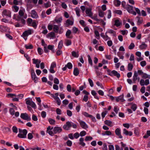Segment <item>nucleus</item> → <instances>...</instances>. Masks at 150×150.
I'll return each mask as SVG.
<instances>
[{"label":"nucleus","mask_w":150,"mask_h":150,"mask_svg":"<svg viewBox=\"0 0 150 150\" xmlns=\"http://www.w3.org/2000/svg\"><path fill=\"white\" fill-rule=\"evenodd\" d=\"M19 132L20 133L18 134V136L21 138H25L26 137V134L28 132L26 129L22 130L21 129H18Z\"/></svg>","instance_id":"f257e3e1"},{"label":"nucleus","mask_w":150,"mask_h":150,"mask_svg":"<svg viewBox=\"0 0 150 150\" xmlns=\"http://www.w3.org/2000/svg\"><path fill=\"white\" fill-rule=\"evenodd\" d=\"M133 7L132 6H131L129 5H127L125 7V8L126 9L127 11L130 13H131L134 15H136V12L133 11Z\"/></svg>","instance_id":"f03ea898"},{"label":"nucleus","mask_w":150,"mask_h":150,"mask_svg":"<svg viewBox=\"0 0 150 150\" xmlns=\"http://www.w3.org/2000/svg\"><path fill=\"white\" fill-rule=\"evenodd\" d=\"M20 117L22 119L27 121H30L31 120L30 117L29 116L28 114L26 113H21Z\"/></svg>","instance_id":"7ed1b4c3"},{"label":"nucleus","mask_w":150,"mask_h":150,"mask_svg":"<svg viewBox=\"0 0 150 150\" xmlns=\"http://www.w3.org/2000/svg\"><path fill=\"white\" fill-rule=\"evenodd\" d=\"M109 75L112 76H116L118 78H119L120 77V74L115 70L111 71V73L109 74Z\"/></svg>","instance_id":"20e7f679"},{"label":"nucleus","mask_w":150,"mask_h":150,"mask_svg":"<svg viewBox=\"0 0 150 150\" xmlns=\"http://www.w3.org/2000/svg\"><path fill=\"white\" fill-rule=\"evenodd\" d=\"M71 126L72 124L71 122L68 121L66 122V124L63 126V128L65 129L68 130Z\"/></svg>","instance_id":"39448f33"},{"label":"nucleus","mask_w":150,"mask_h":150,"mask_svg":"<svg viewBox=\"0 0 150 150\" xmlns=\"http://www.w3.org/2000/svg\"><path fill=\"white\" fill-rule=\"evenodd\" d=\"M33 63L36 64V67L39 68L40 67V64L41 62V61L38 59H35V58L33 59Z\"/></svg>","instance_id":"423d86ee"},{"label":"nucleus","mask_w":150,"mask_h":150,"mask_svg":"<svg viewBox=\"0 0 150 150\" xmlns=\"http://www.w3.org/2000/svg\"><path fill=\"white\" fill-rule=\"evenodd\" d=\"M89 7H90L89 8H87L86 9V13L89 16L91 17L93 14L92 13L91 11L92 6L91 5V6H89Z\"/></svg>","instance_id":"0eeeda50"},{"label":"nucleus","mask_w":150,"mask_h":150,"mask_svg":"<svg viewBox=\"0 0 150 150\" xmlns=\"http://www.w3.org/2000/svg\"><path fill=\"white\" fill-rule=\"evenodd\" d=\"M79 122L81 127L83 128L86 129L88 128V126L86 123L83 121H79Z\"/></svg>","instance_id":"6e6552de"},{"label":"nucleus","mask_w":150,"mask_h":150,"mask_svg":"<svg viewBox=\"0 0 150 150\" xmlns=\"http://www.w3.org/2000/svg\"><path fill=\"white\" fill-rule=\"evenodd\" d=\"M123 98L124 95L122 94L119 96L116 97V100L117 102H118L120 101H121L122 102H123L125 101V100Z\"/></svg>","instance_id":"1a4fd4ad"},{"label":"nucleus","mask_w":150,"mask_h":150,"mask_svg":"<svg viewBox=\"0 0 150 150\" xmlns=\"http://www.w3.org/2000/svg\"><path fill=\"white\" fill-rule=\"evenodd\" d=\"M2 15L8 16L9 17H11V12L9 10H4L2 12Z\"/></svg>","instance_id":"9d476101"},{"label":"nucleus","mask_w":150,"mask_h":150,"mask_svg":"<svg viewBox=\"0 0 150 150\" xmlns=\"http://www.w3.org/2000/svg\"><path fill=\"white\" fill-rule=\"evenodd\" d=\"M32 33V31L30 29L28 30L24 31L23 33L22 36L24 37L28 36L29 35H30Z\"/></svg>","instance_id":"9b49d317"},{"label":"nucleus","mask_w":150,"mask_h":150,"mask_svg":"<svg viewBox=\"0 0 150 150\" xmlns=\"http://www.w3.org/2000/svg\"><path fill=\"white\" fill-rule=\"evenodd\" d=\"M62 131V128L60 127H54L53 131L54 134H56L57 133H60Z\"/></svg>","instance_id":"f8f14e48"},{"label":"nucleus","mask_w":150,"mask_h":150,"mask_svg":"<svg viewBox=\"0 0 150 150\" xmlns=\"http://www.w3.org/2000/svg\"><path fill=\"white\" fill-rule=\"evenodd\" d=\"M138 76V74L137 71H135L134 72V75L133 77L132 80L134 83H135L136 81L137 80V77Z\"/></svg>","instance_id":"ddd939ff"},{"label":"nucleus","mask_w":150,"mask_h":150,"mask_svg":"<svg viewBox=\"0 0 150 150\" xmlns=\"http://www.w3.org/2000/svg\"><path fill=\"white\" fill-rule=\"evenodd\" d=\"M31 16L33 18H36L38 17L37 13L34 10L31 11Z\"/></svg>","instance_id":"4468645a"},{"label":"nucleus","mask_w":150,"mask_h":150,"mask_svg":"<svg viewBox=\"0 0 150 150\" xmlns=\"http://www.w3.org/2000/svg\"><path fill=\"white\" fill-rule=\"evenodd\" d=\"M115 133L119 137V138L121 139L122 138L120 130L119 128H117L115 130Z\"/></svg>","instance_id":"2eb2a0df"},{"label":"nucleus","mask_w":150,"mask_h":150,"mask_svg":"<svg viewBox=\"0 0 150 150\" xmlns=\"http://www.w3.org/2000/svg\"><path fill=\"white\" fill-rule=\"evenodd\" d=\"M73 22L70 21L69 19H67L65 25L66 27H68L70 25H72L73 24Z\"/></svg>","instance_id":"dca6fc26"},{"label":"nucleus","mask_w":150,"mask_h":150,"mask_svg":"<svg viewBox=\"0 0 150 150\" xmlns=\"http://www.w3.org/2000/svg\"><path fill=\"white\" fill-rule=\"evenodd\" d=\"M147 45L144 42H143L141 45L139 46V48L140 50L145 49L147 47Z\"/></svg>","instance_id":"f3484780"},{"label":"nucleus","mask_w":150,"mask_h":150,"mask_svg":"<svg viewBox=\"0 0 150 150\" xmlns=\"http://www.w3.org/2000/svg\"><path fill=\"white\" fill-rule=\"evenodd\" d=\"M123 134H125L126 135H129L130 136H131L132 134V132L131 131L128 132L125 129H123Z\"/></svg>","instance_id":"a211bd4d"},{"label":"nucleus","mask_w":150,"mask_h":150,"mask_svg":"<svg viewBox=\"0 0 150 150\" xmlns=\"http://www.w3.org/2000/svg\"><path fill=\"white\" fill-rule=\"evenodd\" d=\"M71 31L69 30H68L66 33V36L67 38L70 39L72 38V36H70V35H71Z\"/></svg>","instance_id":"6ab92c4d"},{"label":"nucleus","mask_w":150,"mask_h":150,"mask_svg":"<svg viewBox=\"0 0 150 150\" xmlns=\"http://www.w3.org/2000/svg\"><path fill=\"white\" fill-rule=\"evenodd\" d=\"M73 74L75 76H77L79 74V71L77 68L76 67L74 68Z\"/></svg>","instance_id":"aec40b11"},{"label":"nucleus","mask_w":150,"mask_h":150,"mask_svg":"<svg viewBox=\"0 0 150 150\" xmlns=\"http://www.w3.org/2000/svg\"><path fill=\"white\" fill-rule=\"evenodd\" d=\"M136 18L138 19L137 24L139 25L141 24L143 22V19L142 17L137 16Z\"/></svg>","instance_id":"412c9836"},{"label":"nucleus","mask_w":150,"mask_h":150,"mask_svg":"<svg viewBox=\"0 0 150 150\" xmlns=\"http://www.w3.org/2000/svg\"><path fill=\"white\" fill-rule=\"evenodd\" d=\"M54 46L53 45H49L47 46V48L51 50L52 52L54 53L55 52V51L54 50Z\"/></svg>","instance_id":"4be33fe9"},{"label":"nucleus","mask_w":150,"mask_h":150,"mask_svg":"<svg viewBox=\"0 0 150 150\" xmlns=\"http://www.w3.org/2000/svg\"><path fill=\"white\" fill-rule=\"evenodd\" d=\"M83 141L84 139L83 138L81 137L80 139L79 144L83 146H84L85 145V144L83 142Z\"/></svg>","instance_id":"5701e85b"},{"label":"nucleus","mask_w":150,"mask_h":150,"mask_svg":"<svg viewBox=\"0 0 150 150\" xmlns=\"http://www.w3.org/2000/svg\"><path fill=\"white\" fill-rule=\"evenodd\" d=\"M47 37L54 38L55 37V33L53 32H51L48 33L47 35Z\"/></svg>","instance_id":"b1692460"},{"label":"nucleus","mask_w":150,"mask_h":150,"mask_svg":"<svg viewBox=\"0 0 150 150\" xmlns=\"http://www.w3.org/2000/svg\"><path fill=\"white\" fill-rule=\"evenodd\" d=\"M115 25L117 27L120 26L122 24V22H120L119 20H116L115 21Z\"/></svg>","instance_id":"393cba45"},{"label":"nucleus","mask_w":150,"mask_h":150,"mask_svg":"<svg viewBox=\"0 0 150 150\" xmlns=\"http://www.w3.org/2000/svg\"><path fill=\"white\" fill-rule=\"evenodd\" d=\"M59 28L57 25H54L53 30L54 31L55 33H57L58 31Z\"/></svg>","instance_id":"a878e982"},{"label":"nucleus","mask_w":150,"mask_h":150,"mask_svg":"<svg viewBox=\"0 0 150 150\" xmlns=\"http://www.w3.org/2000/svg\"><path fill=\"white\" fill-rule=\"evenodd\" d=\"M91 94H92L93 96L94 97V98L98 99V100L99 99V98L98 97V96H96V94H97V93H96V91H94V90H92V91H91Z\"/></svg>","instance_id":"bb28decb"},{"label":"nucleus","mask_w":150,"mask_h":150,"mask_svg":"<svg viewBox=\"0 0 150 150\" xmlns=\"http://www.w3.org/2000/svg\"><path fill=\"white\" fill-rule=\"evenodd\" d=\"M114 3L115 5L117 7L119 6L121 4L120 1L118 0H115Z\"/></svg>","instance_id":"cd10ccee"},{"label":"nucleus","mask_w":150,"mask_h":150,"mask_svg":"<svg viewBox=\"0 0 150 150\" xmlns=\"http://www.w3.org/2000/svg\"><path fill=\"white\" fill-rule=\"evenodd\" d=\"M63 41L62 40H61L59 43L58 46V48L59 50L61 49L63 46Z\"/></svg>","instance_id":"c85d7f7f"},{"label":"nucleus","mask_w":150,"mask_h":150,"mask_svg":"<svg viewBox=\"0 0 150 150\" xmlns=\"http://www.w3.org/2000/svg\"><path fill=\"white\" fill-rule=\"evenodd\" d=\"M33 20L31 18H28L27 21V23L29 26H31V24L33 22Z\"/></svg>","instance_id":"c756f323"},{"label":"nucleus","mask_w":150,"mask_h":150,"mask_svg":"<svg viewBox=\"0 0 150 150\" xmlns=\"http://www.w3.org/2000/svg\"><path fill=\"white\" fill-rule=\"evenodd\" d=\"M142 78L144 79L146 78L150 79V75H148L145 73H144Z\"/></svg>","instance_id":"7c9ffc66"},{"label":"nucleus","mask_w":150,"mask_h":150,"mask_svg":"<svg viewBox=\"0 0 150 150\" xmlns=\"http://www.w3.org/2000/svg\"><path fill=\"white\" fill-rule=\"evenodd\" d=\"M48 121L50 123V124L51 125H54L55 123V120L52 118H50L48 119Z\"/></svg>","instance_id":"2f4dec72"},{"label":"nucleus","mask_w":150,"mask_h":150,"mask_svg":"<svg viewBox=\"0 0 150 150\" xmlns=\"http://www.w3.org/2000/svg\"><path fill=\"white\" fill-rule=\"evenodd\" d=\"M71 54L73 56L75 57H78L79 56V54L74 51H73L71 52Z\"/></svg>","instance_id":"473e14b6"},{"label":"nucleus","mask_w":150,"mask_h":150,"mask_svg":"<svg viewBox=\"0 0 150 150\" xmlns=\"http://www.w3.org/2000/svg\"><path fill=\"white\" fill-rule=\"evenodd\" d=\"M105 123L109 126H111L112 122L110 120H106L104 121Z\"/></svg>","instance_id":"72a5a7b5"},{"label":"nucleus","mask_w":150,"mask_h":150,"mask_svg":"<svg viewBox=\"0 0 150 150\" xmlns=\"http://www.w3.org/2000/svg\"><path fill=\"white\" fill-rule=\"evenodd\" d=\"M98 15L99 16L101 17H103L104 16V12L102 11L101 10H99L98 11Z\"/></svg>","instance_id":"f704fd0d"},{"label":"nucleus","mask_w":150,"mask_h":150,"mask_svg":"<svg viewBox=\"0 0 150 150\" xmlns=\"http://www.w3.org/2000/svg\"><path fill=\"white\" fill-rule=\"evenodd\" d=\"M133 67V66L131 63H129L128 65V70L129 71H131Z\"/></svg>","instance_id":"c9c22d12"},{"label":"nucleus","mask_w":150,"mask_h":150,"mask_svg":"<svg viewBox=\"0 0 150 150\" xmlns=\"http://www.w3.org/2000/svg\"><path fill=\"white\" fill-rule=\"evenodd\" d=\"M71 42L70 40L67 39L66 40L65 44L67 46H68L70 45H71Z\"/></svg>","instance_id":"e433bc0d"},{"label":"nucleus","mask_w":150,"mask_h":150,"mask_svg":"<svg viewBox=\"0 0 150 150\" xmlns=\"http://www.w3.org/2000/svg\"><path fill=\"white\" fill-rule=\"evenodd\" d=\"M111 132L109 131H107L105 132V133H103L102 134L103 135H110L111 134Z\"/></svg>","instance_id":"4c0bfd02"},{"label":"nucleus","mask_w":150,"mask_h":150,"mask_svg":"<svg viewBox=\"0 0 150 150\" xmlns=\"http://www.w3.org/2000/svg\"><path fill=\"white\" fill-rule=\"evenodd\" d=\"M137 108V106L135 104H133L131 106V108L133 111H135Z\"/></svg>","instance_id":"58836bf2"},{"label":"nucleus","mask_w":150,"mask_h":150,"mask_svg":"<svg viewBox=\"0 0 150 150\" xmlns=\"http://www.w3.org/2000/svg\"><path fill=\"white\" fill-rule=\"evenodd\" d=\"M75 10L77 16L79 17L80 16L79 13L80 11V9L79 8H76L75 9Z\"/></svg>","instance_id":"ea45409f"},{"label":"nucleus","mask_w":150,"mask_h":150,"mask_svg":"<svg viewBox=\"0 0 150 150\" xmlns=\"http://www.w3.org/2000/svg\"><path fill=\"white\" fill-rule=\"evenodd\" d=\"M87 56L88 58V62L89 64L91 65V66H92V61L90 56L89 55H88Z\"/></svg>","instance_id":"a19ab883"},{"label":"nucleus","mask_w":150,"mask_h":150,"mask_svg":"<svg viewBox=\"0 0 150 150\" xmlns=\"http://www.w3.org/2000/svg\"><path fill=\"white\" fill-rule=\"evenodd\" d=\"M67 67L69 69H71L72 68V65L70 62H68L67 65H66Z\"/></svg>","instance_id":"79ce46f5"},{"label":"nucleus","mask_w":150,"mask_h":150,"mask_svg":"<svg viewBox=\"0 0 150 150\" xmlns=\"http://www.w3.org/2000/svg\"><path fill=\"white\" fill-rule=\"evenodd\" d=\"M96 72L97 74V76L99 77H100L102 75V73L100 71L97 70H96Z\"/></svg>","instance_id":"37998d69"},{"label":"nucleus","mask_w":150,"mask_h":150,"mask_svg":"<svg viewBox=\"0 0 150 150\" xmlns=\"http://www.w3.org/2000/svg\"><path fill=\"white\" fill-rule=\"evenodd\" d=\"M83 114L85 116V117H91L92 115H89L86 112H84L83 113Z\"/></svg>","instance_id":"c03bdc74"},{"label":"nucleus","mask_w":150,"mask_h":150,"mask_svg":"<svg viewBox=\"0 0 150 150\" xmlns=\"http://www.w3.org/2000/svg\"><path fill=\"white\" fill-rule=\"evenodd\" d=\"M38 51L39 54L40 55L42 54L43 50L40 47L38 48Z\"/></svg>","instance_id":"a18cd8bd"},{"label":"nucleus","mask_w":150,"mask_h":150,"mask_svg":"<svg viewBox=\"0 0 150 150\" xmlns=\"http://www.w3.org/2000/svg\"><path fill=\"white\" fill-rule=\"evenodd\" d=\"M78 31V29L76 27H74L72 29L73 33H76Z\"/></svg>","instance_id":"49530a36"},{"label":"nucleus","mask_w":150,"mask_h":150,"mask_svg":"<svg viewBox=\"0 0 150 150\" xmlns=\"http://www.w3.org/2000/svg\"><path fill=\"white\" fill-rule=\"evenodd\" d=\"M33 138V136L31 133H29L28 135V139L31 140Z\"/></svg>","instance_id":"de8ad7c7"},{"label":"nucleus","mask_w":150,"mask_h":150,"mask_svg":"<svg viewBox=\"0 0 150 150\" xmlns=\"http://www.w3.org/2000/svg\"><path fill=\"white\" fill-rule=\"evenodd\" d=\"M12 130L13 132L15 133H17L18 132V129L15 126H13L12 127Z\"/></svg>","instance_id":"09e8293b"},{"label":"nucleus","mask_w":150,"mask_h":150,"mask_svg":"<svg viewBox=\"0 0 150 150\" xmlns=\"http://www.w3.org/2000/svg\"><path fill=\"white\" fill-rule=\"evenodd\" d=\"M93 139V137L91 136H86L85 139V140L86 141H90Z\"/></svg>","instance_id":"8fccbe9b"},{"label":"nucleus","mask_w":150,"mask_h":150,"mask_svg":"<svg viewBox=\"0 0 150 150\" xmlns=\"http://www.w3.org/2000/svg\"><path fill=\"white\" fill-rule=\"evenodd\" d=\"M37 25L35 21H34L32 23L31 26H33L35 28H36L37 27Z\"/></svg>","instance_id":"3c124183"},{"label":"nucleus","mask_w":150,"mask_h":150,"mask_svg":"<svg viewBox=\"0 0 150 150\" xmlns=\"http://www.w3.org/2000/svg\"><path fill=\"white\" fill-rule=\"evenodd\" d=\"M9 112L11 115H14L15 113V111L14 110V109L12 108H10L9 110Z\"/></svg>","instance_id":"603ef678"},{"label":"nucleus","mask_w":150,"mask_h":150,"mask_svg":"<svg viewBox=\"0 0 150 150\" xmlns=\"http://www.w3.org/2000/svg\"><path fill=\"white\" fill-rule=\"evenodd\" d=\"M32 80L34 81L35 83H36L37 82L38 79L36 76H32Z\"/></svg>","instance_id":"864d4df0"},{"label":"nucleus","mask_w":150,"mask_h":150,"mask_svg":"<svg viewBox=\"0 0 150 150\" xmlns=\"http://www.w3.org/2000/svg\"><path fill=\"white\" fill-rule=\"evenodd\" d=\"M135 45L134 43H131L129 47V49L130 50L132 49L134 47Z\"/></svg>","instance_id":"5fc2aeb1"},{"label":"nucleus","mask_w":150,"mask_h":150,"mask_svg":"<svg viewBox=\"0 0 150 150\" xmlns=\"http://www.w3.org/2000/svg\"><path fill=\"white\" fill-rule=\"evenodd\" d=\"M86 134V132L84 131H83L81 132L80 133V135L81 137H83Z\"/></svg>","instance_id":"6e6d98bb"},{"label":"nucleus","mask_w":150,"mask_h":150,"mask_svg":"<svg viewBox=\"0 0 150 150\" xmlns=\"http://www.w3.org/2000/svg\"><path fill=\"white\" fill-rule=\"evenodd\" d=\"M54 83L58 84L59 83V81L58 79L56 78H55L54 80Z\"/></svg>","instance_id":"4d7b16f0"},{"label":"nucleus","mask_w":150,"mask_h":150,"mask_svg":"<svg viewBox=\"0 0 150 150\" xmlns=\"http://www.w3.org/2000/svg\"><path fill=\"white\" fill-rule=\"evenodd\" d=\"M25 47L26 49H32L33 48V46L32 45H30L29 46L27 45H25Z\"/></svg>","instance_id":"13d9d810"},{"label":"nucleus","mask_w":150,"mask_h":150,"mask_svg":"<svg viewBox=\"0 0 150 150\" xmlns=\"http://www.w3.org/2000/svg\"><path fill=\"white\" fill-rule=\"evenodd\" d=\"M67 115L69 117H71L72 115V112L69 110H67Z\"/></svg>","instance_id":"bf43d9fd"},{"label":"nucleus","mask_w":150,"mask_h":150,"mask_svg":"<svg viewBox=\"0 0 150 150\" xmlns=\"http://www.w3.org/2000/svg\"><path fill=\"white\" fill-rule=\"evenodd\" d=\"M56 112L57 114L61 115V114L62 110L59 108H57L56 109Z\"/></svg>","instance_id":"052dcab7"},{"label":"nucleus","mask_w":150,"mask_h":150,"mask_svg":"<svg viewBox=\"0 0 150 150\" xmlns=\"http://www.w3.org/2000/svg\"><path fill=\"white\" fill-rule=\"evenodd\" d=\"M88 81H89L90 86L91 87H92L93 86V83L91 79H88Z\"/></svg>","instance_id":"680f3d73"},{"label":"nucleus","mask_w":150,"mask_h":150,"mask_svg":"<svg viewBox=\"0 0 150 150\" xmlns=\"http://www.w3.org/2000/svg\"><path fill=\"white\" fill-rule=\"evenodd\" d=\"M41 115L42 117L45 118L46 116V112H45L43 111L41 112Z\"/></svg>","instance_id":"e2e57ef3"},{"label":"nucleus","mask_w":150,"mask_h":150,"mask_svg":"<svg viewBox=\"0 0 150 150\" xmlns=\"http://www.w3.org/2000/svg\"><path fill=\"white\" fill-rule=\"evenodd\" d=\"M67 90L69 92H71V87L70 84H68L67 87Z\"/></svg>","instance_id":"0e129e2a"},{"label":"nucleus","mask_w":150,"mask_h":150,"mask_svg":"<svg viewBox=\"0 0 150 150\" xmlns=\"http://www.w3.org/2000/svg\"><path fill=\"white\" fill-rule=\"evenodd\" d=\"M19 15L21 16H24V13L23 12V11L21 10H20L18 13Z\"/></svg>","instance_id":"69168bd1"},{"label":"nucleus","mask_w":150,"mask_h":150,"mask_svg":"<svg viewBox=\"0 0 150 150\" xmlns=\"http://www.w3.org/2000/svg\"><path fill=\"white\" fill-rule=\"evenodd\" d=\"M114 12L120 15H121L122 14V11L120 10H116Z\"/></svg>","instance_id":"338daca9"},{"label":"nucleus","mask_w":150,"mask_h":150,"mask_svg":"<svg viewBox=\"0 0 150 150\" xmlns=\"http://www.w3.org/2000/svg\"><path fill=\"white\" fill-rule=\"evenodd\" d=\"M146 62L145 61H142L140 62V65L142 67H144L146 65Z\"/></svg>","instance_id":"774afa93"}]
</instances>
